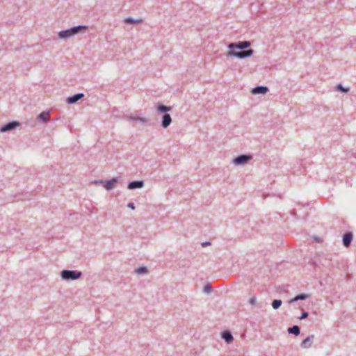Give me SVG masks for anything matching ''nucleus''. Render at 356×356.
<instances>
[{
	"label": "nucleus",
	"instance_id": "1",
	"mask_svg": "<svg viewBox=\"0 0 356 356\" xmlns=\"http://www.w3.org/2000/svg\"><path fill=\"white\" fill-rule=\"evenodd\" d=\"M250 45V42L248 40L230 42L227 45L229 51L225 55L227 58L235 57L239 59L251 57L254 51L252 49H248Z\"/></svg>",
	"mask_w": 356,
	"mask_h": 356
},
{
	"label": "nucleus",
	"instance_id": "2",
	"mask_svg": "<svg viewBox=\"0 0 356 356\" xmlns=\"http://www.w3.org/2000/svg\"><path fill=\"white\" fill-rule=\"evenodd\" d=\"M88 29V26L86 25H78L68 29L60 31L58 32V35L60 39L67 40L75 35L85 32Z\"/></svg>",
	"mask_w": 356,
	"mask_h": 356
},
{
	"label": "nucleus",
	"instance_id": "3",
	"mask_svg": "<svg viewBox=\"0 0 356 356\" xmlns=\"http://www.w3.org/2000/svg\"><path fill=\"white\" fill-rule=\"evenodd\" d=\"M82 276V272L74 270H63L60 272V277L64 280H76Z\"/></svg>",
	"mask_w": 356,
	"mask_h": 356
},
{
	"label": "nucleus",
	"instance_id": "4",
	"mask_svg": "<svg viewBox=\"0 0 356 356\" xmlns=\"http://www.w3.org/2000/svg\"><path fill=\"white\" fill-rule=\"evenodd\" d=\"M118 182V179L117 177H113L111 179L108 180H102V179H98L95 180L92 182L93 184H102L104 186V187L108 190H112L115 184Z\"/></svg>",
	"mask_w": 356,
	"mask_h": 356
},
{
	"label": "nucleus",
	"instance_id": "5",
	"mask_svg": "<svg viewBox=\"0 0 356 356\" xmlns=\"http://www.w3.org/2000/svg\"><path fill=\"white\" fill-rule=\"evenodd\" d=\"M252 159L250 154H241L235 157L233 163L236 165H242L248 163Z\"/></svg>",
	"mask_w": 356,
	"mask_h": 356
},
{
	"label": "nucleus",
	"instance_id": "6",
	"mask_svg": "<svg viewBox=\"0 0 356 356\" xmlns=\"http://www.w3.org/2000/svg\"><path fill=\"white\" fill-rule=\"evenodd\" d=\"M20 125V123L17 121L9 122L0 127L1 132H6L12 131Z\"/></svg>",
	"mask_w": 356,
	"mask_h": 356
},
{
	"label": "nucleus",
	"instance_id": "7",
	"mask_svg": "<svg viewBox=\"0 0 356 356\" xmlns=\"http://www.w3.org/2000/svg\"><path fill=\"white\" fill-rule=\"evenodd\" d=\"M353 239V234L351 232H346L342 237V242L344 247L348 248L350 245Z\"/></svg>",
	"mask_w": 356,
	"mask_h": 356
},
{
	"label": "nucleus",
	"instance_id": "8",
	"mask_svg": "<svg viewBox=\"0 0 356 356\" xmlns=\"http://www.w3.org/2000/svg\"><path fill=\"white\" fill-rule=\"evenodd\" d=\"M268 88L265 86H258L252 89V94L253 95H265L268 92Z\"/></svg>",
	"mask_w": 356,
	"mask_h": 356
},
{
	"label": "nucleus",
	"instance_id": "9",
	"mask_svg": "<svg viewBox=\"0 0 356 356\" xmlns=\"http://www.w3.org/2000/svg\"><path fill=\"white\" fill-rule=\"evenodd\" d=\"M144 181L143 180H136L129 182L127 185V188L129 190H134L136 188H141L144 186Z\"/></svg>",
	"mask_w": 356,
	"mask_h": 356
},
{
	"label": "nucleus",
	"instance_id": "10",
	"mask_svg": "<svg viewBox=\"0 0 356 356\" xmlns=\"http://www.w3.org/2000/svg\"><path fill=\"white\" fill-rule=\"evenodd\" d=\"M84 97L83 93H76L72 96L68 97L66 99V102L68 104H74L79 100L81 99Z\"/></svg>",
	"mask_w": 356,
	"mask_h": 356
},
{
	"label": "nucleus",
	"instance_id": "11",
	"mask_svg": "<svg viewBox=\"0 0 356 356\" xmlns=\"http://www.w3.org/2000/svg\"><path fill=\"white\" fill-rule=\"evenodd\" d=\"M171 122H172V118H171L170 115L168 113L163 114L162 116L161 126L163 129H166L170 126Z\"/></svg>",
	"mask_w": 356,
	"mask_h": 356
},
{
	"label": "nucleus",
	"instance_id": "12",
	"mask_svg": "<svg viewBox=\"0 0 356 356\" xmlns=\"http://www.w3.org/2000/svg\"><path fill=\"white\" fill-rule=\"evenodd\" d=\"M156 109L158 113H168V112L171 111L172 108L171 106H165L161 103H158Z\"/></svg>",
	"mask_w": 356,
	"mask_h": 356
},
{
	"label": "nucleus",
	"instance_id": "13",
	"mask_svg": "<svg viewBox=\"0 0 356 356\" xmlns=\"http://www.w3.org/2000/svg\"><path fill=\"white\" fill-rule=\"evenodd\" d=\"M221 337L227 343H231L234 337L232 336V332L229 330H225L221 333Z\"/></svg>",
	"mask_w": 356,
	"mask_h": 356
},
{
	"label": "nucleus",
	"instance_id": "14",
	"mask_svg": "<svg viewBox=\"0 0 356 356\" xmlns=\"http://www.w3.org/2000/svg\"><path fill=\"white\" fill-rule=\"evenodd\" d=\"M314 338V336L313 334L307 337L306 339H305L301 344H300V346L302 348H310L313 343V339Z\"/></svg>",
	"mask_w": 356,
	"mask_h": 356
},
{
	"label": "nucleus",
	"instance_id": "15",
	"mask_svg": "<svg viewBox=\"0 0 356 356\" xmlns=\"http://www.w3.org/2000/svg\"><path fill=\"white\" fill-rule=\"evenodd\" d=\"M50 119V113L49 111H43L42 113H40L38 117H37V120L40 122H47Z\"/></svg>",
	"mask_w": 356,
	"mask_h": 356
},
{
	"label": "nucleus",
	"instance_id": "16",
	"mask_svg": "<svg viewBox=\"0 0 356 356\" xmlns=\"http://www.w3.org/2000/svg\"><path fill=\"white\" fill-rule=\"evenodd\" d=\"M309 297V295H308V294L300 293V294L296 296L293 298L291 299L289 301V302L293 303V302H297L298 300H305L307 299Z\"/></svg>",
	"mask_w": 356,
	"mask_h": 356
},
{
	"label": "nucleus",
	"instance_id": "17",
	"mask_svg": "<svg viewBox=\"0 0 356 356\" xmlns=\"http://www.w3.org/2000/svg\"><path fill=\"white\" fill-rule=\"evenodd\" d=\"M143 22V20L141 18L134 19L132 17H127L124 19V22L127 24H141Z\"/></svg>",
	"mask_w": 356,
	"mask_h": 356
},
{
	"label": "nucleus",
	"instance_id": "18",
	"mask_svg": "<svg viewBox=\"0 0 356 356\" xmlns=\"http://www.w3.org/2000/svg\"><path fill=\"white\" fill-rule=\"evenodd\" d=\"M287 332L289 334L298 336L300 333V330L298 325H293L292 327H289L288 328Z\"/></svg>",
	"mask_w": 356,
	"mask_h": 356
},
{
	"label": "nucleus",
	"instance_id": "19",
	"mask_svg": "<svg viewBox=\"0 0 356 356\" xmlns=\"http://www.w3.org/2000/svg\"><path fill=\"white\" fill-rule=\"evenodd\" d=\"M135 273L138 275L146 274L148 273V269L146 266H140L135 270Z\"/></svg>",
	"mask_w": 356,
	"mask_h": 356
},
{
	"label": "nucleus",
	"instance_id": "20",
	"mask_svg": "<svg viewBox=\"0 0 356 356\" xmlns=\"http://www.w3.org/2000/svg\"><path fill=\"white\" fill-rule=\"evenodd\" d=\"M282 304V300L275 299V300H273V302L271 303V305H272V307L274 309H279L280 307Z\"/></svg>",
	"mask_w": 356,
	"mask_h": 356
},
{
	"label": "nucleus",
	"instance_id": "21",
	"mask_svg": "<svg viewBox=\"0 0 356 356\" xmlns=\"http://www.w3.org/2000/svg\"><path fill=\"white\" fill-rule=\"evenodd\" d=\"M336 89L339 91H341L343 92L347 93L349 91L348 88L343 87L341 84H338L336 86Z\"/></svg>",
	"mask_w": 356,
	"mask_h": 356
},
{
	"label": "nucleus",
	"instance_id": "22",
	"mask_svg": "<svg viewBox=\"0 0 356 356\" xmlns=\"http://www.w3.org/2000/svg\"><path fill=\"white\" fill-rule=\"evenodd\" d=\"M213 290V288L211 286V285L210 284H207L204 286V292L205 293H211Z\"/></svg>",
	"mask_w": 356,
	"mask_h": 356
},
{
	"label": "nucleus",
	"instance_id": "23",
	"mask_svg": "<svg viewBox=\"0 0 356 356\" xmlns=\"http://www.w3.org/2000/svg\"><path fill=\"white\" fill-rule=\"evenodd\" d=\"M248 302L252 305V306H254L257 303V298L255 296H252L251 297L249 300H248Z\"/></svg>",
	"mask_w": 356,
	"mask_h": 356
},
{
	"label": "nucleus",
	"instance_id": "24",
	"mask_svg": "<svg viewBox=\"0 0 356 356\" xmlns=\"http://www.w3.org/2000/svg\"><path fill=\"white\" fill-rule=\"evenodd\" d=\"M309 316V313L307 312L303 311L301 314V316L298 318L300 320H303L307 318Z\"/></svg>",
	"mask_w": 356,
	"mask_h": 356
},
{
	"label": "nucleus",
	"instance_id": "25",
	"mask_svg": "<svg viewBox=\"0 0 356 356\" xmlns=\"http://www.w3.org/2000/svg\"><path fill=\"white\" fill-rule=\"evenodd\" d=\"M138 118H139L138 116H129L127 118V120L129 121H136L137 122L138 121Z\"/></svg>",
	"mask_w": 356,
	"mask_h": 356
},
{
	"label": "nucleus",
	"instance_id": "26",
	"mask_svg": "<svg viewBox=\"0 0 356 356\" xmlns=\"http://www.w3.org/2000/svg\"><path fill=\"white\" fill-rule=\"evenodd\" d=\"M138 121L137 122H140L141 123H143V124H145L148 122V120L145 118H142V117H139L138 118Z\"/></svg>",
	"mask_w": 356,
	"mask_h": 356
},
{
	"label": "nucleus",
	"instance_id": "27",
	"mask_svg": "<svg viewBox=\"0 0 356 356\" xmlns=\"http://www.w3.org/2000/svg\"><path fill=\"white\" fill-rule=\"evenodd\" d=\"M127 207L129 208H130L131 209H132V210L135 209V205H134V204L133 202L128 203Z\"/></svg>",
	"mask_w": 356,
	"mask_h": 356
},
{
	"label": "nucleus",
	"instance_id": "28",
	"mask_svg": "<svg viewBox=\"0 0 356 356\" xmlns=\"http://www.w3.org/2000/svg\"><path fill=\"white\" fill-rule=\"evenodd\" d=\"M211 245V242L209 241H205L202 243V247H206Z\"/></svg>",
	"mask_w": 356,
	"mask_h": 356
},
{
	"label": "nucleus",
	"instance_id": "29",
	"mask_svg": "<svg viewBox=\"0 0 356 356\" xmlns=\"http://www.w3.org/2000/svg\"><path fill=\"white\" fill-rule=\"evenodd\" d=\"M314 239L318 243L321 242V239L320 238H318V237H315Z\"/></svg>",
	"mask_w": 356,
	"mask_h": 356
}]
</instances>
